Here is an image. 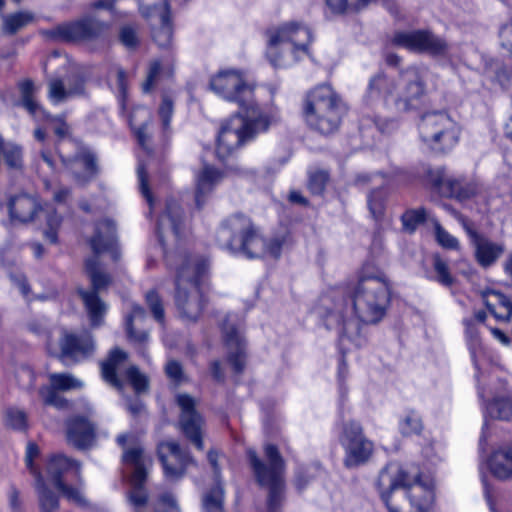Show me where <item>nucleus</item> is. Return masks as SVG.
Here are the masks:
<instances>
[{"instance_id": "nucleus-6", "label": "nucleus", "mask_w": 512, "mask_h": 512, "mask_svg": "<svg viewBox=\"0 0 512 512\" xmlns=\"http://www.w3.org/2000/svg\"><path fill=\"white\" fill-rule=\"evenodd\" d=\"M424 95V85L415 69H407L397 79L379 74L373 77L368 86L366 100L373 103L382 100L393 104L397 111H408L415 108Z\"/></svg>"}, {"instance_id": "nucleus-9", "label": "nucleus", "mask_w": 512, "mask_h": 512, "mask_svg": "<svg viewBox=\"0 0 512 512\" xmlns=\"http://www.w3.org/2000/svg\"><path fill=\"white\" fill-rule=\"evenodd\" d=\"M339 99L328 85L318 86L307 95L303 117L308 126L323 134L337 130L340 123Z\"/></svg>"}, {"instance_id": "nucleus-40", "label": "nucleus", "mask_w": 512, "mask_h": 512, "mask_svg": "<svg viewBox=\"0 0 512 512\" xmlns=\"http://www.w3.org/2000/svg\"><path fill=\"white\" fill-rule=\"evenodd\" d=\"M224 492L221 483L216 479V484L208 490L202 499L204 512H223Z\"/></svg>"}, {"instance_id": "nucleus-11", "label": "nucleus", "mask_w": 512, "mask_h": 512, "mask_svg": "<svg viewBox=\"0 0 512 512\" xmlns=\"http://www.w3.org/2000/svg\"><path fill=\"white\" fill-rule=\"evenodd\" d=\"M247 455L257 481L260 485L269 488L268 511L277 512L281 503V492L284 485V463L277 448L271 444L265 446V455L268 460L267 465L258 459L254 450H248Z\"/></svg>"}, {"instance_id": "nucleus-27", "label": "nucleus", "mask_w": 512, "mask_h": 512, "mask_svg": "<svg viewBox=\"0 0 512 512\" xmlns=\"http://www.w3.org/2000/svg\"><path fill=\"white\" fill-rule=\"evenodd\" d=\"M461 129L458 123L451 118L444 128L435 133L433 138L427 139L423 142L426 148L437 151L446 152L455 147L460 138Z\"/></svg>"}, {"instance_id": "nucleus-14", "label": "nucleus", "mask_w": 512, "mask_h": 512, "mask_svg": "<svg viewBox=\"0 0 512 512\" xmlns=\"http://www.w3.org/2000/svg\"><path fill=\"white\" fill-rule=\"evenodd\" d=\"M345 449V465L355 467L366 463L373 454L374 444L367 439L358 423L351 422L344 428L341 439Z\"/></svg>"}, {"instance_id": "nucleus-45", "label": "nucleus", "mask_w": 512, "mask_h": 512, "mask_svg": "<svg viewBox=\"0 0 512 512\" xmlns=\"http://www.w3.org/2000/svg\"><path fill=\"white\" fill-rule=\"evenodd\" d=\"M435 238L440 246L446 249L458 250L459 241L448 231H446L437 220H433Z\"/></svg>"}, {"instance_id": "nucleus-59", "label": "nucleus", "mask_w": 512, "mask_h": 512, "mask_svg": "<svg viewBox=\"0 0 512 512\" xmlns=\"http://www.w3.org/2000/svg\"><path fill=\"white\" fill-rule=\"evenodd\" d=\"M160 512H180L175 498L171 494H164L159 500Z\"/></svg>"}, {"instance_id": "nucleus-57", "label": "nucleus", "mask_w": 512, "mask_h": 512, "mask_svg": "<svg viewBox=\"0 0 512 512\" xmlns=\"http://www.w3.org/2000/svg\"><path fill=\"white\" fill-rule=\"evenodd\" d=\"M160 71H161L160 63L157 61L153 62L150 66L147 80L143 83V86H142L144 92H149L151 90L152 86L154 85L158 76L160 75Z\"/></svg>"}, {"instance_id": "nucleus-22", "label": "nucleus", "mask_w": 512, "mask_h": 512, "mask_svg": "<svg viewBox=\"0 0 512 512\" xmlns=\"http://www.w3.org/2000/svg\"><path fill=\"white\" fill-rule=\"evenodd\" d=\"M140 10L145 18L157 17L159 19L160 26L152 30L153 40L161 48L170 47L172 43V26L166 0H161L160 4L153 7L141 5Z\"/></svg>"}, {"instance_id": "nucleus-38", "label": "nucleus", "mask_w": 512, "mask_h": 512, "mask_svg": "<svg viewBox=\"0 0 512 512\" xmlns=\"http://www.w3.org/2000/svg\"><path fill=\"white\" fill-rule=\"evenodd\" d=\"M144 319V310L138 305H131V312L126 317V329L129 338L135 343H144L148 339L147 332L141 329Z\"/></svg>"}, {"instance_id": "nucleus-58", "label": "nucleus", "mask_w": 512, "mask_h": 512, "mask_svg": "<svg viewBox=\"0 0 512 512\" xmlns=\"http://www.w3.org/2000/svg\"><path fill=\"white\" fill-rule=\"evenodd\" d=\"M326 5L334 14H341L353 9V2H348V0H326Z\"/></svg>"}, {"instance_id": "nucleus-26", "label": "nucleus", "mask_w": 512, "mask_h": 512, "mask_svg": "<svg viewBox=\"0 0 512 512\" xmlns=\"http://www.w3.org/2000/svg\"><path fill=\"white\" fill-rule=\"evenodd\" d=\"M104 25L93 18H85L59 27L60 35L71 41L86 40L98 35Z\"/></svg>"}, {"instance_id": "nucleus-13", "label": "nucleus", "mask_w": 512, "mask_h": 512, "mask_svg": "<svg viewBox=\"0 0 512 512\" xmlns=\"http://www.w3.org/2000/svg\"><path fill=\"white\" fill-rule=\"evenodd\" d=\"M79 464L75 461L58 454L52 456L47 463V481L70 501L77 505L86 503L85 497L80 487H69L65 484L67 477L72 475L77 477L79 474Z\"/></svg>"}, {"instance_id": "nucleus-8", "label": "nucleus", "mask_w": 512, "mask_h": 512, "mask_svg": "<svg viewBox=\"0 0 512 512\" xmlns=\"http://www.w3.org/2000/svg\"><path fill=\"white\" fill-rule=\"evenodd\" d=\"M207 269L206 260L189 258L177 270L176 304L181 316L187 320H196L203 310L201 284Z\"/></svg>"}, {"instance_id": "nucleus-33", "label": "nucleus", "mask_w": 512, "mask_h": 512, "mask_svg": "<svg viewBox=\"0 0 512 512\" xmlns=\"http://www.w3.org/2000/svg\"><path fill=\"white\" fill-rule=\"evenodd\" d=\"M71 82L72 80L70 78L66 79V83L58 78L49 81L48 97L51 103L57 105L73 96L83 93L84 81L82 78H77L73 87L71 86Z\"/></svg>"}, {"instance_id": "nucleus-56", "label": "nucleus", "mask_w": 512, "mask_h": 512, "mask_svg": "<svg viewBox=\"0 0 512 512\" xmlns=\"http://www.w3.org/2000/svg\"><path fill=\"white\" fill-rule=\"evenodd\" d=\"M137 175H138L141 193L146 198L149 205L152 206L153 199H152L151 192L148 188L147 173H146L144 166L139 165V167L137 169Z\"/></svg>"}, {"instance_id": "nucleus-15", "label": "nucleus", "mask_w": 512, "mask_h": 512, "mask_svg": "<svg viewBox=\"0 0 512 512\" xmlns=\"http://www.w3.org/2000/svg\"><path fill=\"white\" fill-rule=\"evenodd\" d=\"M48 351L51 354H58L63 360L80 361L93 354L95 343L88 333L76 335L72 332L62 330L60 333L59 349L48 343Z\"/></svg>"}, {"instance_id": "nucleus-46", "label": "nucleus", "mask_w": 512, "mask_h": 512, "mask_svg": "<svg viewBox=\"0 0 512 512\" xmlns=\"http://www.w3.org/2000/svg\"><path fill=\"white\" fill-rule=\"evenodd\" d=\"M5 424L15 430H24L27 427V416L18 408H9L5 413Z\"/></svg>"}, {"instance_id": "nucleus-23", "label": "nucleus", "mask_w": 512, "mask_h": 512, "mask_svg": "<svg viewBox=\"0 0 512 512\" xmlns=\"http://www.w3.org/2000/svg\"><path fill=\"white\" fill-rule=\"evenodd\" d=\"M184 228L181 208L176 203H170L157 224V232L161 243L164 245L170 236L178 240Z\"/></svg>"}, {"instance_id": "nucleus-29", "label": "nucleus", "mask_w": 512, "mask_h": 512, "mask_svg": "<svg viewBox=\"0 0 512 512\" xmlns=\"http://www.w3.org/2000/svg\"><path fill=\"white\" fill-rule=\"evenodd\" d=\"M456 217L461 221L466 231L475 237V256L478 263L483 267L493 264L503 254L504 247L488 239L477 238L468 227L467 221L458 214H456Z\"/></svg>"}, {"instance_id": "nucleus-34", "label": "nucleus", "mask_w": 512, "mask_h": 512, "mask_svg": "<svg viewBox=\"0 0 512 512\" xmlns=\"http://www.w3.org/2000/svg\"><path fill=\"white\" fill-rule=\"evenodd\" d=\"M451 117L443 111H431L425 113L418 124V133L421 143L433 138L435 133L444 128Z\"/></svg>"}, {"instance_id": "nucleus-53", "label": "nucleus", "mask_w": 512, "mask_h": 512, "mask_svg": "<svg viewBox=\"0 0 512 512\" xmlns=\"http://www.w3.org/2000/svg\"><path fill=\"white\" fill-rule=\"evenodd\" d=\"M121 43L128 49L138 45L139 39L136 30L131 26H124L120 31Z\"/></svg>"}, {"instance_id": "nucleus-36", "label": "nucleus", "mask_w": 512, "mask_h": 512, "mask_svg": "<svg viewBox=\"0 0 512 512\" xmlns=\"http://www.w3.org/2000/svg\"><path fill=\"white\" fill-rule=\"evenodd\" d=\"M225 335V343L229 347V349H235V353H230L229 361L233 365L234 369L239 372L243 369L244 366V344L243 339L238 332V330L234 327H225L224 328Z\"/></svg>"}, {"instance_id": "nucleus-62", "label": "nucleus", "mask_w": 512, "mask_h": 512, "mask_svg": "<svg viewBox=\"0 0 512 512\" xmlns=\"http://www.w3.org/2000/svg\"><path fill=\"white\" fill-rule=\"evenodd\" d=\"M112 73L115 75L119 93L124 98L125 93H126V75H125V72L122 69H120V68H116Z\"/></svg>"}, {"instance_id": "nucleus-1", "label": "nucleus", "mask_w": 512, "mask_h": 512, "mask_svg": "<svg viewBox=\"0 0 512 512\" xmlns=\"http://www.w3.org/2000/svg\"><path fill=\"white\" fill-rule=\"evenodd\" d=\"M209 87L218 97L236 103L239 107V112L219 131L216 154L220 159L226 158L241 144L252 140L258 134L266 132L280 120L276 107L260 106L261 91L240 70H220L211 77Z\"/></svg>"}, {"instance_id": "nucleus-63", "label": "nucleus", "mask_w": 512, "mask_h": 512, "mask_svg": "<svg viewBox=\"0 0 512 512\" xmlns=\"http://www.w3.org/2000/svg\"><path fill=\"white\" fill-rule=\"evenodd\" d=\"M482 484H483V490H484V497L486 499L487 505L489 506V509L491 512H497L496 504L490 489V486L485 478H482Z\"/></svg>"}, {"instance_id": "nucleus-24", "label": "nucleus", "mask_w": 512, "mask_h": 512, "mask_svg": "<svg viewBox=\"0 0 512 512\" xmlns=\"http://www.w3.org/2000/svg\"><path fill=\"white\" fill-rule=\"evenodd\" d=\"M224 173L213 165L203 163L195 171V200L198 206H201L205 197L222 181Z\"/></svg>"}, {"instance_id": "nucleus-19", "label": "nucleus", "mask_w": 512, "mask_h": 512, "mask_svg": "<svg viewBox=\"0 0 512 512\" xmlns=\"http://www.w3.org/2000/svg\"><path fill=\"white\" fill-rule=\"evenodd\" d=\"M50 386L40 389V396L44 404L58 409L67 406L66 400L57 391H69L83 386V382L68 373H52L48 376Z\"/></svg>"}, {"instance_id": "nucleus-3", "label": "nucleus", "mask_w": 512, "mask_h": 512, "mask_svg": "<svg viewBox=\"0 0 512 512\" xmlns=\"http://www.w3.org/2000/svg\"><path fill=\"white\" fill-rule=\"evenodd\" d=\"M379 496L389 512H429L434 504V484L423 480L411 466L387 464L376 480Z\"/></svg>"}, {"instance_id": "nucleus-10", "label": "nucleus", "mask_w": 512, "mask_h": 512, "mask_svg": "<svg viewBox=\"0 0 512 512\" xmlns=\"http://www.w3.org/2000/svg\"><path fill=\"white\" fill-rule=\"evenodd\" d=\"M118 444L124 449L123 464L131 470L129 478L130 491L127 495L128 502L135 509L143 507L148 501V494L143 487L148 468L151 466V458L144 450L137 436L122 434L117 438Z\"/></svg>"}, {"instance_id": "nucleus-4", "label": "nucleus", "mask_w": 512, "mask_h": 512, "mask_svg": "<svg viewBox=\"0 0 512 512\" xmlns=\"http://www.w3.org/2000/svg\"><path fill=\"white\" fill-rule=\"evenodd\" d=\"M114 245V223L109 220L100 222L96 226L95 235L90 239V246L95 255L87 259L85 263V270L91 280L94 291L79 290L92 327H98L103 324L104 316L108 310L106 303L97 295V292L105 288L110 282V277L101 270L98 255L109 250L114 254Z\"/></svg>"}, {"instance_id": "nucleus-25", "label": "nucleus", "mask_w": 512, "mask_h": 512, "mask_svg": "<svg viewBox=\"0 0 512 512\" xmlns=\"http://www.w3.org/2000/svg\"><path fill=\"white\" fill-rule=\"evenodd\" d=\"M94 425L86 417H74L67 422V441L78 448H88L95 441Z\"/></svg>"}, {"instance_id": "nucleus-47", "label": "nucleus", "mask_w": 512, "mask_h": 512, "mask_svg": "<svg viewBox=\"0 0 512 512\" xmlns=\"http://www.w3.org/2000/svg\"><path fill=\"white\" fill-rule=\"evenodd\" d=\"M125 375L136 393H141L147 390L148 379L144 374L140 373L137 367H129L126 370Z\"/></svg>"}, {"instance_id": "nucleus-42", "label": "nucleus", "mask_w": 512, "mask_h": 512, "mask_svg": "<svg viewBox=\"0 0 512 512\" xmlns=\"http://www.w3.org/2000/svg\"><path fill=\"white\" fill-rule=\"evenodd\" d=\"M33 20L32 14L28 12H19L3 18L5 31L15 33L19 29L25 27Z\"/></svg>"}, {"instance_id": "nucleus-17", "label": "nucleus", "mask_w": 512, "mask_h": 512, "mask_svg": "<svg viewBox=\"0 0 512 512\" xmlns=\"http://www.w3.org/2000/svg\"><path fill=\"white\" fill-rule=\"evenodd\" d=\"M176 401L181 410L180 426L183 433L198 449H202L203 419L195 410L196 400L188 394H179Z\"/></svg>"}, {"instance_id": "nucleus-28", "label": "nucleus", "mask_w": 512, "mask_h": 512, "mask_svg": "<svg viewBox=\"0 0 512 512\" xmlns=\"http://www.w3.org/2000/svg\"><path fill=\"white\" fill-rule=\"evenodd\" d=\"M481 298L490 314L498 321L507 322L512 317V301L502 292L486 289L481 292Z\"/></svg>"}, {"instance_id": "nucleus-54", "label": "nucleus", "mask_w": 512, "mask_h": 512, "mask_svg": "<svg viewBox=\"0 0 512 512\" xmlns=\"http://www.w3.org/2000/svg\"><path fill=\"white\" fill-rule=\"evenodd\" d=\"M146 300L154 314L155 319L159 322H162L164 318V311L159 296L155 292L151 291L147 293Z\"/></svg>"}, {"instance_id": "nucleus-21", "label": "nucleus", "mask_w": 512, "mask_h": 512, "mask_svg": "<svg viewBox=\"0 0 512 512\" xmlns=\"http://www.w3.org/2000/svg\"><path fill=\"white\" fill-rule=\"evenodd\" d=\"M40 455L39 447L29 442L26 446L25 463L30 473L34 476L36 488L39 493V500L42 512H52L58 507L57 498L49 491L41 473L34 464V460Z\"/></svg>"}, {"instance_id": "nucleus-52", "label": "nucleus", "mask_w": 512, "mask_h": 512, "mask_svg": "<svg viewBox=\"0 0 512 512\" xmlns=\"http://www.w3.org/2000/svg\"><path fill=\"white\" fill-rule=\"evenodd\" d=\"M173 114V103L171 99L167 96H164L162 99V103L159 107V116L162 121V126L164 131L169 129L170 119Z\"/></svg>"}, {"instance_id": "nucleus-37", "label": "nucleus", "mask_w": 512, "mask_h": 512, "mask_svg": "<svg viewBox=\"0 0 512 512\" xmlns=\"http://www.w3.org/2000/svg\"><path fill=\"white\" fill-rule=\"evenodd\" d=\"M486 317V312L477 311L472 316L464 318L463 320L467 343L473 357L480 348V326L485 324Z\"/></svg>"}, {"instance_id": "nucleus-44", "label": "nucleus", "mask_w": 512, "mask_h": 512, "mask_svg": "<svg viewBox=\"0 0 512 512\" xmlns=\"http://www.w3.org/2000/svg\"><path fill=\"white\" fill-rule=\"evenodd\" d=\"M426 218L427 212L423 208L408 210L402 216L403 227L405 230L413 232Z\"/></svg>"}, {"instance_id": "nucleus-32", "label": "nucleus", "mask_w": 512, "mask_h": 512, "mask_svg": "<svg viewBox=\"0 0 512 512\" xmlns=\"http://www.w3.org/2000/svg\"><path fill=\"white\" fill-rule=\"evenodd\" d=\"M435 185L439 186L443 192L448 193L449 196L461 202L472 198L478 192V187L474 182H468L463 179H446L443 174L435 180Z\"/></svg>"}, {"instance_id": "nucleus-49", "label": "nucleus", "mask_w": 512, "mask_h": 512, "mask_svg": "<svg viewBox=\"0 0 512 512\" xmlns=\"http://www.w3.org/2000/svg\"><path fill=\"white\" fill-rule=\"evenodd\" d=\"M368 207L375 219H378L384 210L383 195L378 189L373 190L368 196Z\"/></svg>"}, {"instance_id": "nucleus-31", "label": "nucleus", "mask_w": 512, "mask_h": 512, "mask_svg": "<svg viewBox=\"0 0 512 512\" xmlns=\"http://www.w3.org/2000/svg\"><path fill=\"white\" fill-rule=\"evenodd\" d=\"M490 473L499 480L512 477V446H501L491 453L486 461Z\"/></svg>"}, {"instance_id": "nucleus-43", "label": "nucleus", "mask_w": 512, "mask_h": 512, "mask_svg": "<svg viewBox=\"0 0 512 512\" xmlns=\"http://www.w3.org/2000/svg\"><path fill=\"white\" fill-rule=\"evenodd\" d=\"M0 154H3L7 165L11 168H19L22 164V151L19 146L13 143H4L0 148Z\"/></svg>"}, {"instance_id": "nucleus-20", "label": "nucleus", "mask_w": 512, "mask_h": 512, "mask_svg": "<svg viewBox=\"0 0 512 512\" xmlns=\"http://www.w3.org/2000/svg\"><path fill=\"white\" fill-rule=\"evenodd\" d=\"M19 88L22 95V104L29 111V113H31L37 119H47L58 137L64 138L69 134V126L63 120V118L47 115L39 106L38 102L34 99V94L37 91V88L32 81H22L19 84Z\"/></svg>"}, {"instance_id": "nucleus-48", "label": "nucleus", "mask_w": 512, "mask_h": 512, "mask_svg": "<svg viewBox=\"0 0 512 512\" xmlns=\"http://www.w3.org/2000/svg\"><path fill=\"white\" fill-rule=\"evenodd\" d=\"M399 427L404 435L417 434L422 429L421 419L418 414L411 412L401 420Z\"/></svg>"}, {"instance_id": "nucleus-41", "label": "nucleus", "mask_w": 512, "mask_h": 512, "mask_svg": "<svg viewBox=\"0 0 512 512\" xmlns=\"http://www.w3.org/2000/svg\"><path fill=\"white\" fill-rule=\"evenodd\" d=\"M491 417L507 420L512 416V398L509 394L496 398L488 406Z\"/></svg>"}, {"instance_id": "nucleus-50", "label": "nucleus", "mask_w": 512, "mask_h": 512, "mask_svg": "<svg viewBox=\"0 0 512 512\" xmlns=\"http://www.w3.org/2000/svg\"><path fill=\"white\" fill-rule=\"evenodd\" d=\"M328 181V174L325 171H316L310 174L309 189L314 194L323 192Z\"/></svg>"}, {"instance_id": "nucleus-61", "label": "nucleus", "mask_w": 512, "mask_h": 512, "mask_svg": "<svg viewBox=\"0 0 512 512\" xmlns=\"http://www.w3.org/2000/svg\"><path fill=\"white\" fill-rule=\"evenodd\" d=\"M362 179L377 186L390 185L392 183V179L390 177L381 174L363 176Z\"/></svg>"}, {"instance_id": "nucleus-2", "label": "nucleus", "mask_w": 512, "mask_h": 512, "mask_svg": "<svg viewBox=\"0 0 512 512\" xmlns=\"http://www.w3.org/2000/svg\"><path fill=\"white\" fill-rule=\"evenodd\" d=\"M350 293L349 300L341 291H333L320 298L316 312L328 328H342L348 332L356 319L374 324L384 317L390 303V288L378 268L365 264Z\"/></svg>"}, {"instance_id": "nucleus-12", "label": "nucleus", "mask_w": 512, "mask_h": 512, "mask_svg": "<svg viewBox=\"0 0 512 512\" xmlns=\"http://www.w3.org/2000/svg\"><path fill=\"white\" fill-rule=\"evenodd\" d=\"M40 214H43L46 219L45 238L51 243H56L61 218L50 206L41 207L35 196L25 193L15 195L9 201V215L14 222L28 223Z\"/></svg>"}, {"instance_id": "nucleus-5", "label": "nucleus", "mask_w": 512, "mask_h": 512, "mask_svg": "<svg viewBox=\"0 0 512 512\" xmlns=\"http://www.w3.org/2000/svg\"><path fill=\"white\" fill-rule=\"evenodd\" d=\"M217 239L224 248L250 259L278 258L283 244L279 239H264L254 229L250 219L243 215L228 218L218 231Z\"/></svg>"}, {"instance_id": "nucleus-60", "label": "nucleus", "mask_w": 512, "mask_h": 512, "mask_svg": "<svg viewBox=\"0 0 512 512\" xmlns=\"http://www.w3.org/2000/svg\"><path fill=\"white\" fill-rule=\"evenodd\" d=\"M165 370L167 376L174 381H179L182 377V367L177 361L170 360Z\"/></svg>"}, {"instance_id": "nucleus-7", "label": "nucleus", "mask_w": 512, "mask_h": 512, "mask_svg": "<svg viewBox=\"0 0 512 512\" xmlns=\"http://www.w3.org/2000/svg\"><path fill=\"white\" fill-rule=\"evenodd\" d=\"M311 41V30L304 23H283L269 30L266 57L276 68L290 66L302 55L307 54Z\"/></svg>"}, {"instance_id": "nucleus-30", "label": "nucleus", "mask_w": 512, "mask_h": 512, "mask_svg": "<svg viewBox=\"0 0 512 512\" xmlns=\"http://www.w3.org/2000/svg\"><path fill=\"white\" fill-rule=\"evenodd\" d=\"M60 158L66 167L75 175L79 182L90 179L96 172V163L94 156L87 150H80L73 158L62 155Z\"/></svg>"}, {"instance_id": "nucleus-51", "label": "nucleus", "mask_w": 512, "mask_h": 512, "mask_svg": "<svg viewBox=\"0 0 512 512\" xmlns=\"http://www.w3.org/2000/svg\"><path fill=\"white\" fill-rule=\"evenodd\" d=\"M434 269L437 273V281L442 285L450 286L453 283V278L449 273L447 264L439 257L434 259Z\"/></svg>"}, {"instance_id": "nucleus-35", "label": "nucleus", "mask_w": 512, "mask_h": 512, "mask_svg": "<svg viewBox=\"0 0 512 512\" xmlns=\"http://www.w3.org/2000/svg\"><path fill=\"white\" fill-rule=\"evenodd\" d=\"M126 358L127 355L124 351L114 349L111 351L108 359L103 362L101 366L103 379L117 388H121V383L117 374L121 373Z\"/></svg>"}, {"instance_id": "nucleus-55", "label": "nucleus", "mask_w": 512, "mask_h": 512, "mask_svg": "<svg viewBox=\"0 0 512 512\" xmlns=\"http://www.w3.org/2000/svg\"><path fill=\"white\" fill-rule=\"evenodd\" d=\"M499 38L502 49L512 56V20L501 28Z\"/></svg>"}, {"instance_id": "nucleus-39", "label": "nucleus", "mask_w": 512, "mask_h": 512, "mask_svg": "<svg viewBox=\"0 0 512 512\" xmlns=\"http://www.w3.org/2000/svg\"><path fill=\"white\" fill-rule=\"evenodd\" d=\"M150 118V112L145 107L135 108L130 115V125L134 130L139 144L144 146L146 141V127L147 121Z\"/></svg>"}, {"instance_id": "nucleus-16", "label": "nucleus", "mask_w": 512, "mask_h": 512, "mask_svg": "<svg viewBox=\"0 0 512 512\" xmlns=\"http://www.w3.org/2000/svg\"><path fill=\"white\" fill-rule=\"evenodd\" d=\"M393 43L412 52L441 55L447 51V43L427 30L396 33Z\"/></svg>"}, {"instance_id": "nucleus-18", "label": "nucleus", "mask_w": 512, "mask_h": 512, "mask_svg": "<svg viewBox=\"0 0 512 512\" xmlns=\"http://www.w3.org/2000/svg\"><path fill=\"white\" fill-rule=\"evenodd\" d=\"M158 455L167 479L180 478L186 469L194 464L193 459L174 441H165L158 445Z\"/></svg>"}, {"instance_id": "nucleus-64", "label": "nucleus", "mask_w": 512, "mask_h": 512, "mask_svg": "<svg viewBox=\"0 0 512 512\" xmlns=\"http://www.w3.org/2000/svg\"><path fill=\"white\" fill-rule=\"evenodd\" d=\"M491 333L493 337L498 340L503 345H509L510 338L500 329L497 328H491Z\"/></svg>"}]
</instances>
